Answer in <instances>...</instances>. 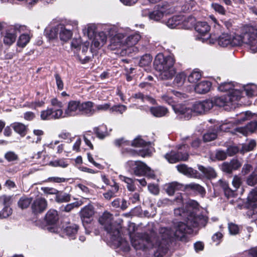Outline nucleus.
Returning a JSON list of instances; mask_svg holds the SVG:
<instances>
[{
  "label": "nucleus",
  "mask_w": 257,
  "mask_h": 257,
  "mask_svg": "<svg viewBox=\"0 0 257 257\" xmlns=\"http://www.w3.org/2000/svg\"><path fill=\"white\" fill-rule=\"evenodd\" d=\"M186 221V223L177 222L174 224L172 230L168 227H161L159 229V234L165 239H170L173 236L181 239L186 233L192 232V227L204 226L207 222V218L202 215L195 216L190 214Z\"/></svg>",
  "instance_id": "nucleus-1"
},
{
  "label": "nucleus",
  "mask_w": 257,
  "mask_h": 257,
  "mask_svg": "<svg viewBox=\"0 0 257 257\" xmlns=\"http://www.w3.org/2000/svg\"><path fill=\"white\" fill-rule=\"evenodd\" d=\"M247 45L250 52H257V28L250 25H245L241 28L240 35H231V46Z\"/></svg>",
  "instance_id": "nucleus-2"
},
{
  "label": "nucleus",
  "mask_w": 257,
  "mask_h": 257,
  "mask_svg": "<svg viewBox=\"0 0 257 257\" xmlns=\"http://www.w3.org/2000/svg\"><path fill=\"white\" fill-rule=\"evenodd\" d=\"M175 60L173 56H165L159 53L155 57L154 65L155 69L160 72V77L162 79L172 78L176 71L174 67Z\"/></svg>",
  "instance_id": "nucleus-3"
},
{
  "label": "nucleus",
  "mask_w": 257,
  "mask_h": 257,
  "mask_svg": "<svg viewBox=\"0 0 257 257\" xmlns=\"http://www.w3.org/2000/svg\"><path fill=\"white\" fill-rule=\"evenodd\" d=\"M130 238L132 246L136 249H144L153 247L154 246V237L155 234L154 233L151 234V236H149L146 233H137L135 234L130 233Z\"/></svg>",
  "instance_id": "nucleus-4"
},
{
  "label": "nucleus",
  "mask_w": 257,
  "mask_h": 257,
  "mask_svg": "<svg viewBox=\"0 0 257 257\" xmlns=\"http://www.w3.org/2000/svg\"><path fill=\"white\" fill-rule=\"evenodd\" d=\"M243 91L239 89H235L230 95H223L220 97H214L213 99H209L213 102V106L215 105L219 107L228 106L230 108L235 107L236 101L241 97Z\"/></svg>",
  "instance_id": "nucleus-5"
},
{
  "label": "nucleus",
  "mask_w": 257,
  "mask_h": 257,
  "mask_svg": "<svg viewBox=\"0 0 257 257\" xmlns=\"http://www.w3.org/2000/svg\"><path fill=\"white\" fill-rule=\"evenodd\" d=\"M100 223L104 226L110 237H118L119 230L113 223V215L108 212H104L99 219Z\"/></svg>",
  "instance_id": "nucleus-6"
},
{
  "label": "nucleus",
  "mask_w": 257,
  "mask_h": 257,
  "mask_svg": "<svg viewBox=\"0 0 257 257\" xmlns=\"http://www.w3.org/2000/svg\"><path fill=\"white\" fill-rule=\"evenodd\" d=\"M127 164L136 176L146 175L151 178L155 177L154 172L142 162L129 161L127 162Z\"/></svg>",
  "instance_id": "nucleus-7"
},
{
  "label": "nucleus",
  "mask_w": 257,
  "mask_h": 257,
  "mask_svg": "<svg viewBox=\"0 0 257 257\" xmlns=\"http://www.w3.org/2000/svg\"><path fill=\"white\" fill-rule=\"evenodd\" d=\"M188 146L183 145L179 148L177 152L171 151L165 155V158L170 163H175L181 161H186L188 158Z\"/></svg>",
  "instance_id": "nucleus-8"
},
{
  "label": "nucleus",
  "mask_w": 257,
  "mask_h": 257,
  "mask_svg": "<svg viewBox=\"0 0 257 257\" xmlns=\"http://www.w3.org/2000/svg\"><path fill=\"white\" fill-rule=\"evenodd\" d=\"M147 143L140 137H137L132 142V146L136 147H145L142 150L139 151L132 150L127 151L128 153L133 156L137 155L141 156L142 157L150 156L152 153L151 150L148 147L146 148Z\"/></svg>",
  "instance_id": "nucleus-9"
},
{
  "label": "nucleus",
  "mask_w": 257,
  "mask_h": 257,
  "mask_svg": "<svg viewBox=\"0 0 257 257\" xmlns=\"http://www.w3.org/2000/svg\"><path fill=\"white\" fill-rule=\"evenodd\" d=\"M154 246L156 248V251H154V256L155 257H167L168 252V239H164L161 235L158 237H154Z\"/></svg>",
  "instance_id": "nucleus-10"
},
{
  "label": "nucleus",
  "mask_w": 257,
  "mask_h": 257,
  "mask_svg": "<svg viewBox=\"0 0 257 257\" xmlns=\"http://www.w3.org/2000/svg\"><path fill=\"white\" fill-rule=\"evenodd\" d=\"M254 115V113L252 114L249 111L242 112L239 113V117L237 121H230L224 122L219 126V130L220 131L226 132L229 129L233 127L235 124L240 123L242 121L252 117Z\"/></svg>",
  "instance_id": "nucleus-11"
},
{
  "label": "nucleus",
  "mask_w": 257,
  "mask_h": 257,
  "mask_svg": "<svg viewBox=\"0 0 257 257\" xmlns=\"http://www.w3.org/2000/svg\"><path fill=\"white\" fill-rule=\"evenodd\" d=\"M17 31L20 33L17 40V46L23 48L30 42L32 35L30 30L25 25H20L17 27Z\"/></svg>",
  "instance_id": "nucleus-12"
},
{
  "label": "nucleus",
  "mask_w": 257,
  "mask_h": 257,
  "mask_svg": "<svg viewBox=\"0 0 257 257\" xmlns=\"http://www.w3.org/2000/svg\"><path fill=\"white\" fill-rule=\"evenodd\" d=\"M175 11V8L173 6L169 5H164L159 9L151 12L149 19L155 21H159L163 17L165 14H172Z\"/></svg>",
  "instance_id": "nucleus-13"
},
{
  "label": "nucleus",
  "mask_w": 257,
  "mask_h": 257,
  "mask_svg": "<svg viewBox=\"0 0 257 257\" xmlns=\"http://www.w3.org/2000/svg\"><path fill=\"white\" fill-rule=\"evenodd\" d=\"M57 29L60 40L66 42L69 40L73 35L72 26L68 24L57 25Z\"/></svg>",
  "instance_id": "nucleus-14"
},
{
  "label": "nucleus",
  "mask_w": 257,
  "mask_h": 257,
  "mask_svg": "<svg viewBox=\"0 0 257 257\" xmlns=\"http://www.w3.org/2000/svg\"><path fill=\"white\" fill-rule=\"evenodd\" d=\"M212 107V101L207 99L203 101L196 102L193 104L191 109L192 110V114H199L209 110Z\"/></svg>",
  "instance_id": "nucleus-15"
},
{
  "label": "nucleus",
  "mask_w": 257,
  "mask_h": 257,
  "mask_svg": "<svg viewBox=\"0 0 257 257\" xmlns=\"http://www.w3.org/2000/svg\"><path fill=\"white\" fill-rule=\"evenodd\" d=\"M172 108L175 113L181 118L189 119L192 115L191 107L185 104H172Z\"/></svg>",
  "instance_id": "nucleus-16"
},
{
  "label": "nucleus",
  "mask_w": 257,
  "mask_h": 257,
  "mask_svg": "<svg viewBox=\"0 0 257 257\" xmlns=\"http://www.w3.org/2000/svg\"><path fill=\"white\" fill-rule=\"evenodd\" d=\"M80 114V101L75 100L70 101L66 108L63 111L62 118L74 116Z\"/></svg>",
  "instance_id": "nucleus-17"
},
{
  "label": "nucleus",
  "mask_w": 257,
  "mask_h": 257,
  "mask_svg": "<svg viewBox=\"0 0 257 257\" xmlns=\"http://www.w3.org/2000/svg\"><path fill=\"white\" fill-rule=\"evenodd\" d=\"M198 206V204L195 201H190L187 205V211H185L184 208H177L174 209V214L176 216H181L184 218H186L187 220V217L189 216L190 214H193L195 216H198L194 211H191L192 209H196L197 207Z\"/></svg>",
  "instance_id": "nucleus-18"
},
{
  "label": "nucleus",
  "mask_w": 257,
  "mask_h": 257,
  "mask_svg": "<svg viewBox=\"0 0 257 257\" xmlns=\"http://www.w3.org/2000/svg\"><path fill=\"white\" fill-rule=\"evenodd\" d=\"M48 206L47 201L44 198L40 197L36 198L31 204L32 211L35 214L43 213Z\"/></svg>",
  "instance_id": "nucleus-19"
},
{
  "label": "nucleus",
  "mask_w": 257,
  "mask_h": 257,
  "mask_svg": "<svg viewBox=\"0 0 257 257\" xmlns=\"http://www.w3.org/2000/svg\"><path fill=\"white\" fill-rule=\"evenodd\" d=\"M12 200L11 196L4 195L0 196V204L4 206V207L0 213L2 218H7L12 214V209L10 208Z\"/></svg>",
  "instance_id": "nucleus-20"
},
{
  "label": "nucleus",
  "mask_w": 257,
  "mask_h": 257,
  "mask_svg": "<svg viewBox=\"0 0 257 257\" xmlns=\"http://www.w3.org/2000/svg\"><path fill=\"white\" fill-rule=\"evenodd\" d=\"M63 110L62 109L47 108L41 112V118L42 120L56 119L62 118Z\"/></svg>",
  "instance_id": "nucleus-21"
},
{
  "label": "nucleus",
  "mask_w": 257,
  "mask_h": 257,
  "mask_svg": "<svg viewBox=\"0 0 257 257\" xmlns=\"http://www.w3.org/2000/svg\"><path fill=\"white\" fill-rule=\"evenodd\" d=\"M124 41V34L119 32L111 39L109 45L110 49L112 50L121 48L122 49H125V48H123L125 47Z\"/></svg>",
  "instance_id": "nucleus-22"
},
{
  "label": "nucleus",
  "mask_w": 257,
  "mask_h": 257,
  "mask_svg": "<svg viewBox=\"0 0 257 257\" xmlns=\"http://www.w3.org/2000/svg\"><path fill=\"white\" fill-rule=\"evenodd\" d=\"M94 214V208L92 205L88 204L81 209L80 216L83 223H89Z\"/></svg>",
  "instance_id": "nucleus-23"
},
{
  "label": "nucleus",
  "mask_w": 257,
  "mask_h": 257,
  "mask_svg": "<svg viewBox=\"0 0 257 257\" xmlns=\"http://www.w3.org/2000/svg\"><path fill=\"white\" fill-rule=\"evenodd\" d=\"M107 37L103 32H101L95 35L93 40L91 41V49L94 47L95 48H99L102 46L106 42Z\"/></svg>",
  "instance_id": "nucleus-24"
},
{
  "label": "nucleus",
  "mask_w": 257,
  "mask_h": 257,
  "mask_svg": "<svg viewBox=\"0 0 257 257\" xmlns=\"http://www.w3.org/2000/svg\"><path fill=\"white\" fill-rule=\"evenodd\" d=\"M241 166V163L237 159H232L229 162H224L221 166L223 171L230 173L232 171L239 169Z\"/></svg>",
  "instance_id": "nucleus-25"
},
{
  "label": "nucleus",
  "mask_w": 257,
  "mask_h": 257,
  "mask_svg": "<svg viewBox=\"0 0 257 257\" xmlns=\"http://www.w3.org/2000/svg\"><path fill=\"white\" fill-rule=\"evenodd\" d=\"M94 103L91 101L80 102V114H84L89 116L93 115L96 110L94 108Z\"/></svg>",
  "instance_id": "nucleus-26"
},
{
  "label": "nucleus",
  "mask_w": 257,
  "mask_h": 257,
  "mask_svg": "<svg viewBox=\"0 0 257 257\" xmlns=\"http://www.w3.org/2000/svg\"><path fill=\"white\" fill-rule=\"evenodd\" d=\"M110 239L114 244L117 245V247H119L123 251L128 252L130 250V247L128 243L120 236V233L118 237L111 236Z\"/></svg>",
  "instance_id": "nucleus-27"
},
{
  "label": "nucleus",
  "mask_w": 257,
  "mask_h": 257,
  "mask_svg": "<svg viewBox=\"0 0 257 257\" xmlns=\"http://www.w3.org/2000/svg\"><path fill=\"white\" fill-rule=\"evenodd\" d=\"M178 171L185 175L193 178H197L199 176L198 172L191 168H188L184 164L177 166Z\"/></svg>",
  "instance_id": "nucleus-28"
},
{
  "label": "nucleus",
  "mask_w": 257,
  "mask_h": 257,
  "mask_svg": "<svg viewBox=\"0 0 257 257\" xmlns=\"http://www.w3.org/2000/svg\"><path fill=\"white\" fill-rule=\"evenodd\" d=\"M211 83L208 81H202L197 84L194 88L196 93L204 94L208 92L211 88Z\"/></svg>",
  "instance_id": "nucleus-29"
},
{
  "label": "nucleus",
  "mask_w": 257,
  "mask_h": 257,
  "mask_svg": "<svg viewBox=\"0 0 257 257\" xmlns=\"http://www.w3.org/2000/svg\"><path fill=\"white\" fill-rule=\"evenodd\" d=\"M141 39L140 35L137 32L129 35L124 39L125 47H131L136 45Z\"/></svg>",
  "instance_id": "nucleus-30"
},
{
  "label": "nucleus",
  "mask_w": 257,
  "mask_h": 257,
  "mask_svg": "<svg viewBox=\"0 0 257 257\" xmlns=\"http://www.w3.org/2000/svg\"><path fill=\"white\" fill-rule=\"evenodd\" d=\"M184 188L183 184L177 182H173L166 185V191L169 195H173L177 190H182Z\"/></svg>",
  "instance_id": "nucleus-31"
},
{
  "label": "nucleus",
  "mask_w": 257,
  "mask_h": 257,
  "mask_svg": "<svg viewBox=\"0 0 257 257\" xmlns=\"http://www.w3.org/2000/svg\"><path fill=\"white\" fill-rule=\"evenodd\" d=\"M237 85H235L231 82H225L221 83L218 87V89L222 92H229L227 95H230L235 89H238Z\"/></svg>",
  "instance_id": "nucleus-32"
},
{
  "label": "nucleus",
  "mask_w": 257,
  "mask_h": 257,
  "mask_svg": "<svg viewBox=\"0 0 257 257\" xmlns=\"http://www.w3.org/2000/svg\"><path fill=\"white\" fill-rule=\"evenodd\" d=\"M257 128V122L251 121L248 123L245 127H238L236 128V131L246 136L248 133H251L256 130Z\"/></svg>",
  "instance_id": "nucleus-33"
},
{
  "label": "nucleus",
  "mask_w": 257,
  "mask_h": 257,
  "mask_svg": "<svg viewBox=\"0 0 257 257\" xmlns=\"http://www.w3.org/2000/svg\"><path fill=\"white\" fill-rule=\"evenodd\" d=\"M231 35L223 33L218 38V44L222 47L231 46Z\"/></svg>",
  "instance_id": "nucleus-34"
},
{
  "label": "nucleus",
  "mask_w": 257,
  "mask_h": 257,
  "mask_svg": "<svg viewBox=\"0 0 257 257\" xmlns=\"http://www.w3.org/2000/svg\"><path fill=\"white\" fill-rule=\"evenodd\" d=\"M45 219L48 224H55L58 220L57 211L54 209H50L46 214Z\"/></svg>",
  "instance_id": "nucleus-35"
},
{
  "label": "nucleus",
  "mask_w": 257,
  "mask_h": 257,
  "mask_svg": "<svg viewBox=\"0 0 257 257\" xmlns=\"http://www.w3.org/2000/svg\"><path fill=\"white\" fill-rule=\"evenodd\" d=\"M182 21V16H175L169 19L166 23V24L168 27L171 29L175 28L177 27L180 28Z\"/></svg>",
  "instance_id": "nucleus-36"
},
{
  "label": "nucleus",
  "mask_w": 257,
  "mask_h": 257,
  "mask_svg": "<svg viewBox=\"0 0 257 257\" xmlns=\"http://www.w3.org/2000/svg\"><path fill=\"white\" fill-rule=\"evenodd\" d=\"M151 113L156 117H162L165 116L168 112V110L167 108L159 106L152 107L150 108Z\"/></svg>",
  "instance_id": "nucleus-37"
},
{
  "label": "nucleus",
  "mask_w": 257,
  "mask_h": 257,
  "mask_svg": "<svg viewBox=\"0 0 257 257\" xmlns=\"http://www.w3.org/2000/svg\"><path fill=\"white\" fill-rule=\"evenodd\" d=\"M195 29L200 35H204L209 32L210 27L205 22H198L195 25Z\"/></svg>",
  "instance_id": "nucleus-38"
},
{
  "label": "nucleus",
  "mask_w": 257,
  "mask_h": 257,
  "mask_svg": "<svg viewBox=\"0 0 257 257\" xmlns=\"http://www.w3.org/2000/svg\"><path fill=\"white\" fill-rule=\"evenodd\" d=\"M195 19L192 16L187 18H184L182 16V21L181 22L180 28L189 29L192 28L195 24Z\"/></svg>",
  "instance_id": "nucleus-39"
},
{
  "label": "nucleus",
  "mask_w": 257,
  "mask_h": 257,
  "mask_svg": "<svg viewBox=\"0 0 257 257\" xmlns=\"http://www.w3.org/2000/svg\"><path fill=\"white\" fill-rule=\"evenodd\" d=\"M198 169L201 171L204 176L209 179L214 178L217 176L215 171L211 167L205 168L202 166H199Z\"/></svg>",
  "instance_id": "nucleus-40"
},
{
  "label": "nucleus",
  "mask_w": 257,
  "mask_h": 257,
  "mask_svg": "<svg viewBox=\"0 0 257 257\" xmlns=\"http://www.w3.org/2000/svg\"><path fill=\"white\" fill-rule=\"evenodd\" d=\"M249 206L254 208L257 206V190L253 189L247 196Z\"/></svg>",
  "instance_id": "nucleus-41"
},
{
  "label": "nucleus",
  "mask_w": 257,
  "mask_h": 257,
  "mask_svg": "<svg viewBox=\"0 0 257 257\" xmlns=\"http://www.w3.org/2000/svg\"><path fill=\"white\" fill-rule=\"evenodd\" d=\"M78 226L76 224H72L67 226L64 230V232L70 238L74 239L77 233Z\"/></svg>",
  "instance_id": "nucleus-42"
},
{
  "label": "nucleus",
  "mask_w": 257,
  "mask_h": 257,
  "mask_svg": "<svg viewBox=\"0 0 257 257\" xmlns=\"http://www.w3.org/2000/svg\"><path fill=\"white\" fill-rule=\"evenodd\" d=\"M93 131L96 136L100 139H103L108 135L107 127L104 125L95 127Z\"/></svg>",
  "instance_id": "nucleus-43"
},
{
  "label": "nucleus",
  "mask_w": 257,
  "mask_h": 257,
  "mask_svg": "<svg viewBox=\"0 0 257 257\" xmlns=\"http://www.w3.org/2000/svg\"><path fill=\"white\" fill-rule=\"evenodd\" d=\"M243 92L248 97L255 96L257 95V86L254 84L247 85L243 87Z\"/></svg>",
  "instance_id": "nucleus-44"
},
{
  "label": "nucleus",
  "mask_w": 257,
  "mask_h": 257,
  "mask_svg": "<svg viewBox=\"0 0 257 257\" xmlns=\"http://www.w3.org/2000/svg\"><path fill=\"white\" fill-rule=\"evenodd\" d=\"M246 184L250 186L257 184V167L254 171L246 178Z\"/></svg>",
  "instance_id": "nucleus-45"
},
{
  "label": "nucleus",
  "mask_w": 257,
  "mask_h": 257,
  "mask_svg": "<svg viewBox=\"0 0 257 257\" xmlns=\"http://www.w3.org/2000/svg\"><path fill=\"white\" fill-rule=\"evenodd\" d=\"M184 188L190 189L195 192H198L201 195H203L205 193V191L204 188L198 184L190 183L189 184L186 185V186L184 187Z\"/></svg>",
  "instance_id": "nucleus-46"
},
{
  "label": "nucleus",
  "mask_w": 257,
  "mask_h": 257,
  "mask_svg": "<svg viewBox=\"0 0 257 257\" xmlns=\"http://www.w3.org/2000/svg\"><path fill=\"white\" fill-rule=\"evenodd\" d=\"M138 99V101H140L141 102H145L146 101H152L153 99L147 95H144L141 92H138L136 94H135L134 95H133L131 99L133 100L134 101V99Z\"/></svg>",
  "instance_id": "nucleus-47"
},
{
  "label": "nucleus",
  "mask_w": 257,
  "mask_h": 257,
  "mask_svg": "<svg viewBox=\"0 0 257 257\" xmlns=\"http://www.w3.org/2000/svg\"><path fill=\"white\" fill-rule=\"evenodd\" d=\"M69 165L68 161L66 159H61L58 160H56L53 161H51L49 163V165L57 167H60L63 168H66Z\"/></svg>",
  "instance_id": "nucleus-48"
},
{
  "label": "nucleus",
  "mask_w": 257,
  "mask_h": 257,
  "mask_svg": "<svg viewBox=\"0 0 257 257\" xmlns=\"http://www.w3.org/2000/svg\"><path fill=\"white\" fill-rule=\"evenodd\" d=\"M202 75L200 71L194 70L188 77V80L189 82L194 83L197 82L201 78Z\"/></svg>",
  "instance_id": "nucleus-49"
},
{
  "label": "nucleus",
  "mask_w": 257,
  "mask_h": 257,
  "mask_svg": "<svg viewBox=\"0 0 257 257\" xmlns=\"http://www.w3.org/2000/svg\"><path fill=\"white\" fill-rule=\"evenodd\" d=\"M119 178L120 180L124 182L127 184V188L129 191H134L135 190L134 180L132 179L122 175H119Z\"/></svg>",
  "instance_id": "nucleus-50"
},
{
  "label": "nucleus",
  "mask_w": 257,
  "mask_h": 257,
  "mask_svg": "<svg viewBox=\"0 0 257 257\" xmlns=\"http://www.w3.org/2000/svg\"><path fill=\"white\" fill-rule=\"evenodd\" d=\"M46 35L50 40L56 39L59 35L58 31L57 29V25L50 29L46 30Z\"/></svg>",
  "instance_id": "nucleus-51"
},
{
  "label": "nucleus",
  "mask_w": 257,
  "mask_h": 257,
  "mask_svg": "<svg viewBox=\"0 0 257 257\" xmlns=\"http://www.w3.org/2000/svg\"><path fill=\"white\" fill-rule=\"evenodd\" d=\"M94 139V138L90 131L86 132L83 134V140L85 144L88 146L90 149H93V146L91 141Z\"/></svg>",
  "instance_id": "nucleus-52"
},
{
  "label": "nucleus",
  "mask_w": 257,
  "mask_h": 257,
  "mask_svg": "<svg viewBox=\"0 0 257 257\" xmlns=\"http://www.w3.org/2000/svg\"><path fill=\"white\" fill-rule=\"evenodd\" d=\"M172 93L171 91L168 92L166 94L163 95L161 98L163 101L172 106V104H175L176 102L175 98L172 96Z\"/></svg>",
  "instance_id": "nucleus-53"
},
{
  "label": "nucleus",
  "mask_w": 257,
  "mask_h": 257,
  "mask_svg": "<svg viewBox=\"0 0 257 257\" xmlns=\"http://www.w3.org/2000/svg\"><path fill=\"white\" fill-rule=\"evenodd\" d=\"M84 35H87L90 41L91 40L92 38L95 37V27L93 25L88 26L87 28L83 30Z\"/></svg>",
  "instance_id": "nucleus-54"
},
{
  "label": "nucleus",
  "mask_w": 257,
  "mask_h": 257,
  "mask_svg": "<svg viewBox=\"0 0 257 257\" xmlns=\"http://www.w3.org/2000/svg\"><path fill=\"white\" fill-rule=\"evenodd\" d=\"M16 36L15 34L7 32L4 38V42L6 45H11L14 43L16 40Z\"/></svg>",
  "instance_id": "nucleus-55"
},
{
  "label": "nucleus",
  "mask_w": 257,
  "mask_h": 257,
  "mask_svg": "<svg viewBox=\"0 0 257 257\" xmlns=\"http://www.w3.org/2000/svg\"><path fill=\"white\" fill-rule=\"evenodd\" d=\"M152 60V58L150 55H145L141 57L140 60L139 65L141 67L149 66L151 64Z\"/></svg>",
  "instance_id": "nucleus-56"
},
{
  "label": "nucleus",
  "mask_w": 257,
  "mask_h": 257,
  "mask_svg": "<svg viewBox=\"0 0 257 257\" xmlns=\"http://www.w3.org/2000/svg\"><path fill=\"white\" fill-rule=\"evenodd\" d=\"M186 76L183 73L178 74L174 80V84L177 86H181L184 83Z\"/></svg>",
  "instance_id": "nucleus-57"
},
{
  "label": "nucleus",
  "mask_w": 257,
  "mask_h": 257,
  "mask_svg": "<svg viewBox=\"0 0 257 257\" xmlns=\"http://www.w3.org/2000/svg\"><path fill=\"white\" fill-rule=\"evenodd\" d=\"M70 200V195L66 193L56 194L55 200L59 203L68 202Z\"/></svg>",
  "instance_id": "nucleus-58"
},
{
  "label": "nucleus",
  "mask_w": 257,
  "mask_h": 257,
  "mask_svg": "<svg viewBox=\"0 0 257 257\" xmlns=\"http://www.w3.org/2000/svg\"><path fill=\"white\" fill-rule=\"evenodd\" d=\"M127 107L125 105L122 104L115 105L110 108V112H116L120 114H122L126 111Z\"/></svg>",
  "instance_id": "nucleus-59"
},
{
  "label": "nucleus",
  "mask_w": 257,
  "mask_h": 257,
  "mask_svg": "<svg viewBox=\"0 0 257 257\" xmlns=\"http://www.w3.org/2000/svg\"><path fill=\"white\" fill-rule=\"evenodd\" d=\"M216 137L217 134L215 130L213 131H209L204 135L203 140L204 142H210L215 139Z\"/></svg>",
  "instance_id": "nucleus-60"
},
{
  "label": "nucleus",
  "mask_w": 257,
  "mask_h": 257,
  "mask_svg": "<svg viewBox=\"0 0 257 257\" xmlns=\"http://www.w3.org/2000/svg\"><path fill=\"white\" fill-rule=\"evenodd\" d=\"M196 5V2L194 0L186 1L182 6V11L187 12L192 10Z\"/></svg>",
  "instance_id": "nucleus-61"
},
{
  "label": "nucleus",
  "mask_w": 257,
  "mask_h": 257,
  "mask_svg": "<svg viewBox=\"0 0 257 257\" xmlns=\"http://www.w3.org/2000/svg\"><path fill=\"white\" fill-rule=\"evenodd\" d=\"M82 204L81 201H76L72 203L68 204L66 206L62 207V210L68 212L71 211L73 208L79 207Z\"/></svg>",
  "instance_id": "nucleus-62"
},
{
  "label": "nucleus",
  "mask_w": 257,
  "mask_h": 257,
  "mask_svg": "<svg viewBox=\"0 0 257 257\" xmlns=\"http://www.w3.org/2000/svg\"><path fill=\"white\" fill-rule=\"evenodd\" d=\"M31 202V198L22 197L19 200L18 204L20 207L24 209L27 208Z\"/></svg>",
  "instance_id": "nucleus-63"
},
{
  "label": "nucleus",
  "mask_w": 257,
  "mask_h": 257,
  "mask_svg": "<svg viewBox=\"0 0 257 257\" xmlns=\"http://www.w3.org/2000/svg\"><path fill=\"white\" fill-rule=\"evenodd\" d=\"M212 8L217 13L222 15H225L226 10L225 8L221 5L217 3H212L211 4Z\"/></svg>",
  "instance_id": "nucleus-64"
}]
</instances>
